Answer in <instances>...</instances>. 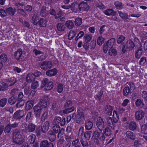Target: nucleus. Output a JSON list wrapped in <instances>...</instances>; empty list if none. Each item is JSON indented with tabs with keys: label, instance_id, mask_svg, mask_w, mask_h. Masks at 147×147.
I'll list each match as a JSON object with an SVG mask.
<instances>
[{
	"label": "nucleus",
	"instance_id": "6e6552de",
	"mask_svg": "<svg viewBox=\"0 0 147 147\" xmlns=\"http://www.w3.org/2000/svg\"><path fill=\"white\" fill-rule=\"evenodd\" d=\"M22 50L21 49H18L14 53V56L15 59L20 61L24 60V57L22 55Z\"/></svg>",
	"mask_w": 147,
	"mask_h": 147
},
{
	"label": "nucleus",
	"instance_id": "338daca9",
	"mask_svg": "<svg viewBox=\"0 0 147 147\" xmlns=\"http://www.w3.org/2000/svg\"><path fill=\"white\" fill-rule=\"evenodd\" d=\"M24 9L26 11L30 12L32 9V7L30 5H27L24 6Z\"/></svg>",
	"mask_w": 147,
	"mask_h": 147
},
{
	"label": "nucleus",
	"instance_id": "37998d69",
	"mask_svg": "<svg viewBox=\"0 0 147 147\" xmlns=\"http://www.w3.org/2000/svg\"><path fill=\"white\" fill-rule=\"evenodd\" d=\"M57 28L59 31H64L65 27L63 24L61 23H58L57 24Z\"/></svg>",
	"mask_w": 147,
	"mask_h": 147
},
{
	"label": "nucleus",
	"instance_id": "aec40b11",
	"mask_svg": "<svg viewBox=\"0 0 147 147\" xmlns=\"http://www.w3.org/2000/svg\"><path fill=\"white\" fill-rule=\"evenodd\" d=\"M61 99L60 98L55 99L53 102L51 108L52 110H54L61 103Z\"/></svg>",
	"mask_w": 147,
	"mask_h": 147
},
{
	"label": "nucleus",
	"instance_id": "774afa93",
	"mask_svg": "<svg viewBox=\"0 0 147 147\" xmlns=\"http://www.w3.org/2000/svg\"><path fill=\"white\" fill-rule=\"evenodd\" d=\"M103 94V92L101 91L100 92H99L98 94L94 96L96 99L97 100H100Z\"/></svg>",
	"mask_w": 147,
	"mask_h": 147
},
{
	"label": "nucleus",
	"instance_id": "7c9ffc66",
	"mask_svg": "<svg viewBox=\"0 0 147 147\" xmlns=\"http://www.w3.org/2000/svg\"><path fill=\"white\" fill-rule=\"evenodd\" d=\"M9 86H11L13 85L16 82V80L14 77H11L7 80Z\"/></svg>",
	"mask_w": 147,
	"mask_h": 147
},
{
	"label": "nucleus",
	"instance_id": "5fc2aeb1",
	"mask_svg": "<svg viewBox=\"0 0 147 147\" xmlns=\"http://www.w3.org/2000/svg\"><path fill=\"white\" fill-rule=\"evenodd\" d=\"M130 90L128 87H125L123 89V95L125 96H127L128 95Z\"/></svg>",
	"mask_w": 147,
	"mask_h": 147
},
{
	"label": "nucleus",
	"instance_id": "f03ea898",
	"mask_svg": "<svg viewBox=\"0 0 147 147\" xmlns=\"http://www.w3.org/2000/svg\"><path fill=\"white\" fill-rule=\"evenodd\" d=\"M13 140L14 143L19 145L22 144L24 142L22 132L17 129L15 130L13 133Z\"/></svg>",
	"mask_w": 147,
	"mask_h": 147
},
{
	"label": "nucleus",
	"instance_id": "a19ab883",
	"mask_svg": "<svg viewBox=\"0 0 147 147\" xmlns=\"http://www.w3.org/2000/svg\"><path fill=\"white\" fill-rule=\"evenodd\" d=\"M115 42V39L113 38L108 40L106 43L109 48H111L113 46L114 43Z\"/></svg>",
	"mask_w": 147,
	"mask_h": 147
},
{
	"label": "nucleus",
	"instance_id": "4468645a",
	"mask_svg": "<svg viewBox=\"0 0 147 147\" xmlns=\"http://www.w3.org/2000/svg\"><path fill=\"white\" fill-rule=\"evenodd\" d=\"M127 138L132 140L136 139V137L135 134L131 131H128L125 134Z\"/></svg>",
	"mask_w": 147,
	"mask_h": 147
},
{
	"label": "nucleus",
	"instance_id": "f8f14e48",
	"mask_svg": "<svg viewBox=\"0 0 147 147\" xmlns=\"http://www.w3.org/2000/svg\"><path fill=\"white\" fill-rule=\"evenodd\" d=\"M113 110V107L109 105H107L104 108L105 113L108 116H111V115Z\"/></svg>",
	"mask_w": 147,
	"mask_h": 147
},
{
	"label": "nucleus",
	"instance_id": "72a5a7b5",
	"mask_svg": "<svg viewBox=\"0 0 147 147\" xmlns=\"http://www.w3.org/2000/svg\"><path fill=\"white\" fill-rule=\"evenodd\" d=\"M6 11L7 13L11 16H13L16 12V10L11 7H9L6 9Z\"/></svg>",
	"mask_w": 147,
	"mask_h": 147
},
{
	"label": "nucleus",
	"instance_id": "0eeeda50",
	"mask_svg": "<svg viewBox=\"0 0 147 147\" xmlns=\"http://www.w3.org/2000/svg\"><path fill=\"white\" fill-rule=\"evenodd\" d=\"M96 125L97 128L101 131L105 128V122L101 117L98 118L96 121Z\"/></svg>",
	"mask_w": 147,
	"mask_h": 147
},
{
	"label": "nucleus",
	"instance_id": "b1692460",
	"mask_svg": "<svg viewBox=\"0 0 147 147\" xmlns=\"http://www.w3.org/2000/svg\"><path fill=\"white\" fill-rule=\"evenodd\" d=\"M71 9V10L77 13L78 11H79L78 4L77 3H72L70 5Z\"/></svg>",
	"mask_w": 147,
	"mask_h": 147
},
{
	"label": "nucleus",
	"instance_id": "2f4dec72",
	"mask_svg": "<svg viewBox=\"0 0 147 147\" xmlns=\"http://www.w3.org/2000/svg\"><path fill=\"white\" fill-rule=\"evenodd\" d=\"M108 53L110 56H115L117 54L116 49L113 47L109 48Z\"/></svg>",
	"mask_w": 147,
	"mask_h": 147
},
{
	"label": "nucleus",
	"instance_id": "6ab92c4d",
	"mask_svg": "<svg viewBox=\"0 0 147 147\" xmlns=\"http://www.w3.org/2000/svg\"><path fill=\"white\" fill-rule=\"evenodd\" d=\"M36 128V125H35L32 123H30L26 129L28 132L30 133L34 131L35 130Z\"/></svg>",
	"mask_w": 147,
	"mask_h": 147
},
{
	"label": "nucleus",
	"instance_id": "393cba45",
	"mask_svg": "<svg viewBox=\"0 0 147 147\" xmlns=\"http://www.w3.org/2000/svg\"><path fill=\"white\" fill-rule=\"evenodd\" d=\"M126 45L129 51L131 50L135 47L134 43L130 40L127 41Z\"/></svg>",
	"mask_w": 147,
	"mask_h": 147
},
{
	"label": "nucleus",
	"instance_id": "9d476101",
	"mask_svg": "<svg viewBox=\"0 0 147 147\" xmlns=\"http://www.w3.org/2000/svg\"><path fill=\"white\" fill-rule=\"evenodd\" d=\"M40 147H54V145L53 143L49 142L47 140H44L41 141Z\"/></svg>",
	"mask_w": 147,
	"mask_h": 147
},
{
	"label": "nucleus",
	"instance_id": "a211bd4d",
	"mask_svg": "<svg viewBox=\"0 0 147 147\" xmlns=\"http://www.w3.org/2000/svg\"><path fill=\"white\" fill-rule=\"evenodd\" d=\"M128 127L129 131H134L136 130L137 127L136 123L134 121H131L129 123Z\"/></svg>",
	"mask_w": 147,
	"mask_h": 147
},
{
	"label": "nucleus",
	"instance_id": "f3484780",
	"mask_svg": "<svg viewBox=\"0 0 147 147\" xmlns=\"http://www.w3.org/2000/svg\"><path fill=\"white\" fill-rule=\"evenodd\" d=\"M34 100L32 99L27 101L25 107V110L28 111L31 109L33 106Z\"/></svg>",
	"mask_w": 147,
	"mask_h": 147
},
{
	"label": "nucleus",
	"instance_id": "c756f323",
	"mask_svg": "<svg viewBox=\"0 0 147 147\" xmlns=\"http://www.w3.org/2000/svg\"><path fill=\"white\" fill-rule=\"evenodd\" d=\"M104 13L108 16H115L116 12L112 9H109L105 11Z\"/></svg>",
	"mask_w": 147,
	"mask_h": 147
},
{
	"label": "nucleus",
	"instance_id": "c03bdc74",
	"mask_svg": "<svg viewBox=\"0 0 147 147\" xmlns=\"http://www.w3.org/2000/svg\"><path fill=\"white\" fill-rule=\"evenodd\" d=\"M53 129L54 132L57 133L60 132L61 130V129L59 125H55L53 127Z\"/></svg>",
	"mask_w": 147,
	"mask_h": 147
},
{
	"label": "nucleus",
	"instance_id": "de8ad7c7",
	"mask_svg": "<svg viewBox=\"0 0 147 147\" xmlns=\"http://www.w3.org/2000/svg\"><path fill=\"white\" fill-rule=\"evenodd\" d=\"M49 82V80L47 78H45L43 79L41 84L40 87L41 88H42L45 87Z\"/></svg>",
	"mask_w": 147,
	"mask_h": 147
},
{
	"label": "nucleus",
	"instance_id": "bb28decb",
	"mask_svg": "<svg viewBox=\"0 0 147 147\" xmlns=\"http://www.w3.org/2000/svg\"><path fill=\"white\" fill-rule=\"evenodd\" d=\"M35 79V76L34 74L29 73L26 77V81L28 82H32Z\"/></svg>",
	"mask_w": 147,
	"mask_h": 147
},
{
	"label": "nucleus",
	"instance_id": "2eb2a0df",
	"mask_svg": "<svg viewBox=\"0 0 147 147\" xmlns=\"http://www.w3.org/2000/svg\"><path fill=\"white\" fill-rule=\"evenodd\" d=\"M103 130V133L105 136H111L113 135V132L111 128L109 127H106Z\"/></svg>",
	"mask_w": 147,
	"mask_h": 147
},
{
	"label": "nucleus",
	"instance_id": "a18cd8bd",
	"mask_svg": "<svg viewBox=\"0 0 147 147\" xmlns=\"http://www.w3.org/2000/svg\"><path fill=\"white\" fill-rule=\"evenodd\" d=\"M42 131L41 127L40 126L37 127L36 129V136L38 137H40L42 134Z\"/></svg>",
	"mask_w": 147,
	"mask_h": 147
},
{
	"label": "nucleus",
	"instance_id": "a878e982",
	"mask_svg": "<svg viewBox=\"0 0 147 147\" xmlns=\"http://www.w3.org/2000/svg\"><path fill=\"white\" fill-rule=\"evenodd\" d=\"M135 105L137 107L140 109L143 108L144 105L143 100H141L140 98L137 99L135 102Z\"/></svg>",
	"mask_w": 147,
	"mask_h": 147
},
{
	"label": "nucleus",
	"instance_id": "ea45409f",
	"mask_svg": "<svg viewBox=\"0 0 147 147\" xmlns=\"http://www.w3.org/2000/svg\"><path fill=\"white\" fill-rule=\"evenodd\" d=\"M115 5L116 8L119 9H121L123 8V5L121 2L119 1H116L114 3Z\"/></svg>",
	"mask_w": 147,
	"mask_h": 147
},
{
	"label": "nucleus",
	"instance_id": "69168bd1",
	"mask_svg": "<svg viewBox=\"0 0 147 147\" xmlns=\"http://www.w3.org/2000/svg\"><path fill=\"white\" fill-rule=\"evenodd\" d=\"M19 89L17 88H15L12 89L11 91V94L12 96H15L19 92Z\"/></svg>",
	"mask_w": 147,
	"mask_h": 147
},
{
	"label": "nucleus",
	"instance_id": "423d86ee",
	"mask_svg": "<svg viewBox=\"0 0 147 147\" xmlns=\"http://www.w3.org/2000/svg\"><path fill=\"white\" fill-rule=\"evenodd\" d=\"M52 63L51 62L48 61H42L40 64V67L43 70L49 69L52 68Z\"/></svg>",
	"mask_w": 147,
	"mask_h": 147
},
{
	"label": "nucleus",
	"instance_id": "603ef678",
	"mask_svg": "<svg viewBox=\"0 0 147 147\" xmlns=\"http://www.w3.org/2000/svg\"><path fill=\"white\" fill-rule=\"evenodd\" d=\"M82 18H78L76 19L75 20V23L76 26H79L82 23Z\"/></svg>",
	"mask_w": 147,
	"mask_h": 147
},
{
	"label": "nucleus",
	"instance_id": "09e8293b",
	"mask_svg": "<svg viewBox=\"0 0 147 147\" xmlns=\"http://www.w3.org/2000/svg\"><path fill=\"white\" fill-rule=\"evenodd\" d=\"M53 83L51 82H49L47 84L45 87V88L46 90H51L53 87Z\"/></svg>",
	"mask_w": 147,
	"mask_h": 147
},
{
	"label": "nucleus",
	"instance_id": "e2e57ef3",
	"mask_svg": "<svg viewBox=\"0 0 147 147\" xmlns=\"http://www.w3.org/2000/svg\"><path fill=\"white\" fill-rule=\"evenodd\" d=\"M39 85V84L38 81H36L33 82L32 84L31 87L32 88L35 89L37 88Z\"/></svg>",
	"mask_w": 147,
	"mask_h": 147
},
{
	"label": "nucleus",
	"instance_id": "20e7f679",
	"mask_svg": "<svg viewBox=\"0 0 147 147\" xmlns=\"http://www.w3.org/2000/svg\"><path fill=\"white\" fill-rule=\"evenodd\" d=\"M73 105L72 101L71 100H67L64 104V107L65 109L63 110V113L64 114H67L74 111L75 107L72 106L70 108H69Z\"/></svg>",
	"mask_w": 147,
	"mask_h": 147
},
{
	"label": "nucleus",
	"instance_id": "c9c22d12",
	"mask_svg": "<svg viewBox=\"0 0 147 147\" xmlns=\"http://www.w3.org/2000/svg\"><path fill=\"white\" fill-rule=\"evenodd\" d=\"M8 101L6 98H3L0 100V107L3 108L6 105Z\"/></svg>",
	"mask_w": 147,
	"mask_h": 147
},
{
	"label": "nucleus",
	"instance_id": "4c0bfd02",
	"mask_svg": "<svg viewBox=\"0 0 147 147\" xmlns=\"http://www.w3.org/2000/svg\"><path fill=\"white\" fill-rule=\"evenodd\" d=\"M25 102V101L24 99L18 100L16 106L17 108H20L23 106Z\"/></svg>",
	"mask_w": 147,
	"mask_h": 147
},
{
	"label": "nucleus",
	"instance_id": "473e14b6",
	"mask_svg": "<svg viewBox=\"0 0 147 147\" xmlns=\"http://www.w3.org/2000/svg\"><path fill=\"white\" fill-rule=\"evenodd\" d=\"M143 52L142 49L141 47H139L136 51L135 57L137 59H139L142 54Z\"/></svg>",
	"mask_w": 147,
	"mask_h": 147
},
{
	"label": "nucleus",
	"instance_id": "79ce46f5",
	"mask_svg": "<svg viewBox=\"0 0 147 147\" xmlns=\"http://www.w3.org/2000/svg\"><path fill=\"white\" fill-rule=\"evenodd\" d=\"M92 131H87L84 133V137L87 140H89L91 137Z\"/></svg>",
	"mask_w": 147,
	"mask_h": 147
},
{
	"label": "nucleus",
	"instance_id": "680f3d73",
	"mask_svg": "<svg viewBox=\"0 0 147 147\" xmlns=\"http://www.w3.org/2000/svg\"><path fill=\"white\" fill-rule=\"evenodd\" d=\"M10 124H8L5 127L4 129V131L5 133H9L11 128L10 126Z\"/></svg>",
	"mask_w": 147,
	"mask_h": 147
},
{
	"label": "nucleus",
	"instance_id": "49530a36",
	"mask_svg": "<svg viewBox=\"0 0 147 147\" xmlns=\"http://www.w3.org/2000/svg\"><path fill=\"white\" fill-rule=\"evenodd\" d=\"M141 131L144 134H147V124H144L141 127Z\"/></svg>",
	"mask_w": 147,
	"mask_h": 147
},
{
	"label": "nucleus",
	"instance_id": "1a4fd4ad",
	"mask_svg": "<svg viewBox=\"0 0 147 147\" xmlns=\"http://www.w3.org/2000/svg\"><path fill=\"white\" fill-rule=\"evenodd\" d=\"M134 116L136 120L138 121L144 118V113L142 111L139 110L135 112Z\"/></svg>",
	"mask_w": 147,
	"mask_h": 147
},
{
	"label": "nucleus",
	"instance_id": "ddd939ff",
	"mask_svg": "<svg viewBox=\"0 0 147 147\" xmlns=\"http://www.w3.org/2000/svg\"><path fill=\"white\" fill-rule=\"evenodd\" d=\"M104 120L105 123L111 127L114 125L112 118L111 117L106 115L105 117Z\"/></svg>",
	"mask_w": 147,
	"mask_h": 147
},
{
	"label": "nucleus",
	"instance_id": "f704fd0d",
	"mask_svg": "<svg viewBox=\"0 0 147 147\" xmlns=\"http://www.w3.org/2000/svg\"><path fill=\"white\" fill-rule=\"evenodd\" d=\"M93 126V123L90 120H87L86 122L85 127L87 130L91 129Z\"/></svg>",
	"mask_w": 147,
	"mask_h": 147
},
{
	"label": "nucleus",
	"instance_id": "3c124183",
	"mask_svg": "<svg viewBox=\"0 0 147 147\" xmlns=\"http://www.w3.org/2000/svg\"><path fill=\"white\" fill-rule=\"evenodd\" d=\"M35 136L34 135H30L28 138V142H30L31 144H33L35 141Z\"/></svg>",
	"mask_w": 147,
	"mask_h": 147
},
{
	"label": "nucleus",
	"instance_id": "bf43d9fd",
	"mask_svg": "<svg viewBox=\"0 0 147 147\" xmlns=\"http://www.w3.org/2000/svg\"><path fill=\"white\" fill-rule=\"evenodd\" d=\"M61 118L59 117H56L55 118L54 121V123H55L56 125H58L59 123H60V122L61 121Z\"/></svg>",
	"mask_w": 147,
	"mask_h": 147
},
{
	"label": "nucleus",
	"instance_id": "cd10ccee",
	"mask_svg": "<svg viewBox=\"0 0 147 147\" xmlns=\"http://www.w3.org/2000/svg\"><path fill=\"white\" fill-rule=\"evenodd\" d=\"M9 86L6 83L1 82H0V91H4L7 89Z\"/></svg>",
	"mask_w": 147,
	"mask_h": 147
},
{
	"label": "nucleus",
	"instance_id": "5701e85b",
	"mask_svg": "<svg viewBox=\"0 0 147 147\" xmlns=\"http://www.w3.org/2000/svg\"><path fill=\"white\" fill-rule=\"evenodd\" d=\"M92 37H85V42L83 45V47L87 51L88 49L89 44L88 42L91 40Z\"/></svg>",
	"mask_w": 147,
	"mask_h": 147
},
{
	"label": "nucleus",
	"instance_id": "7ed1b4c3",
	"mask_svg": "<svg viewBox=\"0 0 147 147\" xmlns=\"http://www.w3.org/2000/svg\"><path fill=\"white\" fill-rule=\"evenodd\" d=\"M84 113L82 110L80 108L77 110L76 112L73 113L72 118L76 123H80L84 119Z\"/></svg>",
	"mask_w": 147,
	"mask_h": 147
},
{
	"label": "nucleus",
	"instance_id": "dca6fc26",
	"mask_svg": "<svg viewBox=\"0 0 147 147\" xmlns=\"http://www.w3.org/2000/svg\"><path fill=\"white\" fill-rule=\"evenodd\" d=\"M48 137L50 142H52L55 140L56 135L54 131L52 130H51L48 132Z\"/></svg>",
	"mask_w": 147,
	"mask_h": 147
},
{
	"label": "nucleus",
	"instance_id": "c85d7f7f",
	"mask_svg": "<svg viewBox=\"0 0 147 147\" xmlns=\"http://www.w3.org/2000/svg\"><path fill=\"white\" fill-rule=\"evenodd\" d=\"M17 101L16 96H12L9 98L7 101L10 105H14Z\"/></svg>",
	"mask_w": 147,
	"mask_h": 147
},
{
	"label": "nucleus",
	"instance_id": "412c9836",
	"mask_svg": "<svg viewBox=\"0 0 147 147\" xmlns=\"http://www.w3.org/2000/svg\"><path fill=\"white\" fill-rule=\"evenodd\" d=\"M57 72V69L55 68L51 69L47 71L46 73V74L50 77L55 76Z\"/></svg>",
	"mask_w": 147,
	"mask_h": 147
},
{
	"label": "nucleus",
	"instance_id": "8fccbe9b",
	"mask_svg": "<svg viewBox=\"0 0 147 147\" xmlns=\"http://www.w3.org/2000/svg\"><path fill=\"white\" fill-rule=\"evenodd\" d=\"M7 59V56L6 55L2 54L0 56V61L3 62H5Z\"/></svg>",
	"mask_w": 147,
	"mask_h": 147
},
{
	"label": "nucleus",
	"instance_id": "6e6d98bb",
	"mask_svg": "<svg viewBox=\"0 0 147 147\" xmlns=\"http://www.w3.org/2000/svg\"><path fill=\"white\" fill-rule=\"evenodd\" d=\"M105 39L103 37H98L97 43L98 45H101L104 42Z\"/></svg>",
	"mask_w": 147,
	"mask_h": 147
},
{
	"label": "nucleus",
	"instance_id": "13d9d810",
	"mask_svg": "<svg viewBox=\"0 0 147 147\" xmlns=\"http://www.w3.org/2000/svg\"><path fill=\"white\" fill-rule=\"evenodd\" d=\"M107 28V26L105 25H103L102 26L99 30V32L100 34H103L106 31V30Z\"/></svg>",
	"mask_w": 147,
	"mask_h": 147
},
{
	"label": "nucleus",
	"instance_id": "58836bf2",
	"mask_svg": "<svg viewBox=\"0 0 147 147\" xmlns=\"http://www.w3.org/2000/svg\"><path fill=\"white\" fill-rule=\"evenodd\" d=\"M66 26L69 29H72L74 26V23L71 20L67 21L65 23Z\"/></svg>",
	"mask_w": 147,
	"mask_h": 147
},
{
	"label": "nucleus",
	"instance_id": "39448f33",
	"mask_svg": "<svg viewBox=\"0 0 147 147\" xmlns=\"http://www.w3.org/2000/svg\"><path fill=\"white\" fill-rule=\"evenodd\" d=\"M24 116V113L23 110H18L16 111L13 116V118L16 121H20Z\"/></svg>",
	"mask_w": 147,
	"mask_h": 147
},
{
	"label": "nucleus",
	"instance_id": "4d7b16f0",
	"mask_svg": "<svg viewBox=\"0 0 147 147\" xmlns=\"http://www.w3.org/2000/svg\"><path fill=\"white\" fill-rule=\"evenodd\" d=\"M46 57V54H43L41 55L40 57H38L37 58L36 61H41L44 60H45Z\"/></svg>",
	"mask_w": 147,
	"mask_h": 147
},
{
	"label": "nucleus",
	"instance_id": "0e129e2a",
	"mask_svg": "<svg viewBox=\"0 0 147 147\" xmlns=\"http://www.w3.org/2000/svg\"><path fill=\"white\" fill-rule=\"evenodd\" d=\"M7 15V13L6 10H5L2 9H0V16L2 17L6 16Z\"/></svg>",
	"mask_w": 147,
	"mask_h": 147
},
{
	"label": "nucleus",
	"instance_id": "4be33fe9",
	"mask_svg": "<svg viewBox=\"0 0 147 147\" xmlns=\"http://www.w3.org/2000/svg\"><path fill=\"white\" fill-rule=\"evenodd\" d=\"M49 121H47L44 123L43 126L41 127V128L42 129V133H45L48 131L49 129Z\"/></svg>",
	"mask_w": 147,
	"mask_h": 147
},
{
	"label": "nucleus",
	"instance_id": "9b49d317",
	"mask_svg": "<svg viewBox=\"0 0 147 147\" xmlns=\"http://www.w3.org/2000/svg\"><path fill=\"white\" fill-rule=\"evenodd\" d=\"M78 6L80 11H86L89 9V5L86 2L78 4Z\"/></svg>",
	"mask_w": 147,
	"mask_h": 147
},
{
	"label": "nucleus",
	"instance_id": "864d4df0",
	"mask_svg": "<svg viewBox=\"0 0 147 147\" xmlns=\"http://www.w3.org/2000/svg\"><path fill=\"white\" fill-rule=\"evenodd\" d=\"M48 14L47 11L45 9H42L41 10L40 15L42 17H46Z\"/></svg>",
	"mask_w": 147,
	"mask_h": 147
},
{
	"label": "nucleus",
	"instance_id": "052dcab7",
	"mask_svg": "<svg viewBox=\"0 0 147 147\" xmlns=\"http://www.w3.org/2000/svg\"><path fill=\"white\" fill-rule=\"evenodd\" d=\"M87 140L86 139L85 140H84L82 139H81L80 142L83 147H86L88 146V144Z\"/></svg>",
	"mask_w": 147,
	"mask_h": 147
},
{
	"label": "nucleus",
	"instance_id": "f257e3e1",
	"mask_svg": "<svg viewBox=\"0 0 147 147\" xmlns=\"http://www.w3.org/2000/svg\"><path fill=\"white\" fill-rule=\"evenodd\" d=\"M47 105V102L45 99H41L40 100L38 104L35 106L33 108L36 117H40L43 109L46 108Z\"/></svg>",
	"mask_w": 147,
	"mask_h": 147
},
{
	"label": "nucleus",
	"instance_id": "e433bc0d",
	"mask_svg": "<svg viewBox=\"0 0 147 147\" xmlns=\"http://www.w3.org/2000/svg\"><path fill=\"white\" fill-rule=\"evenodd\" d=\"M47 22L45 19L44 18H40L38 21V23L40 26L41 27H45L47 25Z\"/></svg>",
	"mask_w": 147,
	"mask_h": 147
}]
</instances>
